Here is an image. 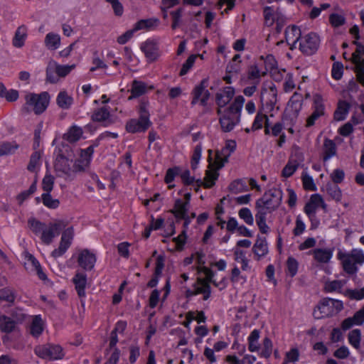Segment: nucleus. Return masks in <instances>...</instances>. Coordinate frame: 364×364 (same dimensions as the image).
Listing matches in <instances>:
<instances>
[{"mask_svg":"<svg viewBox=\"0 0 364 364\" xmlns=\"http://www.w3.org/2000/svg\"><path fill=\"white\" fill-rule=\"evenodd\" d=\"M245 101L243 96L238 95L228 107L217 109L219 123L224 132H231L240 122L241 112Z\"/></svg>","mask_w":364,"mask_h":364,"instance_id":"nucleus-1","label":"nucleus"},{"mask_svg":"<svg viewBox=\"0 0 364 364\" xmlns=\"http://www.w3.org/2000/svg\"><path fill=\"white\" fill-rule=\"evenodd\" d=\"M278 91L274 84L271 83L269 87H264L260 93V111L274 117L279 109L277 105Z\"/></svg>","mask_w":364,"mask_h":364,"instance_id":"nucleus-2","label":"nucleus"},{"mask_svg":"<svg viewBox=\"0 0 364 364\" xmlns=\"http://www.w3.org/2000/svg\"><path fill=\"white\" fill-rule=\"evenodd\" d=\"M149 102L142 100L139 106V119H132L126 124V130L129 133L144 132L151 126L149 112L148 110Z\"/></svg>","mask_w":364,"mask_h":364,"instance_id":"nucleus-3","label":"nucleus"},{"mask_svg":"<svg viewBox=\"0 0 364 364\" xmlns=\"http://www.w3.org/2000/svg\"><path fill=\"white\" fill-rule=\"evenodd\" d=\"M26 103L22 109L26 113L33 111L36 114H42L48 107L50 96L47 92L40 94L28 93L25 96Z\"/></svg>","mask_w":364,"mask_h":364,"instance_id":"nucleus-4","label":"nucleus"},{"mask_svg":"<svg viewBox=\"0 0 364 364\" xmlns=\"http://www.w3.org/2000/svg\"><path fill=\"white\" fill-rule=\"evenodd\" d=\"M303 96L294 92L290 97L282 114V121L288 122L287 124L294 126L302 108Z\"/></svg>","mask_w":364,"mask_h":364,"instance_id":"nucleus-5","label":"nucleus"},{"mask_svg":"<svg viewBox=\"0 0 364 364\" xmlns=\"http://www.w3.org/2000/svg\"><path fill=\"white\" fill-rule=\"evenodd\" d=\"M343 308L342 301L336 299L325 298L322 299L314 310L313 315L315 318L321 319L333 316Z\"/></svg>","mask_w":364,"mask_h":364,"instance_id":"nucleus-6","label":"nucleus"},{"mask_svg":"<svg viewBox=\"0 0 364 364\" xmlns=\"http://www.w3.org/2000/svg\"><path fill=\"white\" fill-rule=\"evenodd\" d=\"M338 258L341 260L343 269L348 274H354L357 271L356 264L364 262L362 252H339Z\"/></svg>","mask_w":364,"mask_h":364,"instance_id":"nucleus-7","label":"nucleus"},{"mask_svg":"<svg viewBox=\"0 0 364 364\" xmlns=\"http://www.w3.org/2000/svg\"><path fill=\"white\" fill-rule=\"evenodd\" d=\"M320 46V38L316 33L311 32L300 38L299 50L306 55L314 54Z\"/></svg>","mask_w":364,"mask_h":364,"instance_id":"nucleus-8","label":"nucleus"},{"mask_svg":"<svg viewBox=\"0 0 364 364\" xmlns=\"http://www.w3.org/2000/svg\"><path fill=\"white\" fill-rule=\"evenodd\" d=\"M66 223L63 220H57L45 225L43 231L40 234V238L43 243L49 245L53 238L58 236L60 231L65 228Z\"/></svg>","mask_w":364,"mask_h":364,"instance_id":"nucleus-9","label":"nucleus"},{"mask_svg":"<svg viewBox=\"0 0 364 364\" xmlns=\"http://www.w3.org/2000/svg\"><path fill=\"white\" fill-rule=\"evenodd\" d=\"M35 353L38 357L47 360H58L64 356L63 348L53 344L38 346L36 347Z\"/></svg>","mask_w":364,"mask_h":364,"instance_id":"nucleus-10","label":"nucleus"},{"mask_svg":"<svg viewBox=\"0 0 364 364\" xmlns=\"http://www.w3.org/2000/svg\"><path fill=\"white\" fill-rule=\"evenodd\" d=\"M23 264L26 269L31 273L36 272L38 278L43 281L47 279V276L37 259L29 252H23L21 255Z\"/></svg>","mask_w":364,"mask_h":364,"instance_id":"nucleus-11","label":"nucleus"},{"mask_svg":"<svg viewBox=\"0 0 364 364\" xmlns=\"http://www.w3.org/2000/svg\"><path fill=\"white\" fill-rule=\"evenodd\" d=\"M312 109L313 112L307 118L306 120V127L314 126L317 119L325 115V105L323 103V100L320 95H315L314 96Z\"/></svg>","mask_w":364,"mask_h":364,"instance_id":"nucleus-12","label":"nucleus"},{"mask_svg":"<svg viewBox=\"0 0 364 364\" xmlns=\"http://www.w3.org/2000/svg\"><path fill=\"white\" fill-rule=\"evenodd\" d=\"M207 82V80L204 79L193 88L191 92L193 96L191 101L192 105H196L198 102H200V105L203 107L207 105L208 100L210 96V92L206 89Z\"/></svg>","mask_w":364,"mask_h":364,"instance_id":"nucleus-13","label":"nucleus"},{"mask_svg":"<svg viewBox=\"0 0 364 364\" xmlns=\"http://www.w3.org/2000/svg\"><path fill=\"white\" fill-rule=\"evenodd\" d=\"M319 206L325 210L327 205L320 194L315 193L311 195L309 201L305 205L304 210L312 223H314V220L316 218V212Z\"/></svg>","mask_w":364,"mask_h":364,"instance_id":"nucleus-14","label":"nucleus"},{"mask_svg":"<svg viewBox=\"0 0 364 364\" xmlns=\"http://www.w3.org/2000/svg\"><path fill=\"white\" fill-rule=\"evenodd\" d=\"M282 191L279 188H272L266 191L262 198L258 200L261 203L276 210L281 204L282 200Z\"/></svg>","mask_w":364,"mask_h":364,"instance_id":"nucleus-15","label":"nucleus"},{"mask_svg":"<svg viewBox=\"0 0 364 364\" xmlns=\"http://www.w3.org/2000/svg\"><path fill=\"white\" fill-rule=\"evenodd\" d=\"M236 149V142L234 140H228L226 141L225 146L221 149L220 152L218 151L215 154V160L218 168H221L225 164L228 162L230 156L235 151Z\"/></svg>","mask_w":364,"mask_h":364,"instance_id":"nucleus-16","label":"nucleus"},{"mask_svg":"<svg viewBox=\"0 0 364 364\" xmlns=\"http://www.w3.org/2000/svg\"><path fill=\"white\" fill-rule=\"evenodd\" d=\"M189 201H183L181 199L176 200L175 202L174 208L171 213L177 219H183V226L186 228L191 223V218L187 215L189 209Z\"/></svg>","mask_w":364,"mask_h":364,"instance_id":"nucleus-17","label":"nucleus"},{"mask_svg":"<svg viewBox=\"0 0 364 364\" xmlns=\"http://www.w3.org/2000/svg\"><path fill=\"white\" fill-rule=\"evenodd\" d=\"M234 95L235 89L230 86L225 87L218 92L215 95V102L218 105V109L226 108L225 106L230 103Z\"/></svg>","mask_w":364,"mask_h":364,"instance_id":"nucleus-18","label":"nucleus"},{"mask_svg":"<svg viewBox=\"0 0 364 364\" xmlns=\"http://www.w3.org/2000/svg\"><path fill=\"white\" fill-rule=\"evenodd\" d=\"M209 168L210 169L206 171L204 181H202L200 180H198L197 181V183H198L203 184V186L206 188H210L212 186H213L215 185V181L218 179L219 176L218 171L220 168H217L215 159L213 163L210 162Z\"/></svg>","mask_w":364,"mask_h":364,"instance_id":"nucleus-19","label":"nucleus"},{"mask_svg":"<svg viewBox=\"0 0 364 364\" xmlns=\"http://www.w3.org/2000/svg\"><path fill=\"white\" fill-rule=\"evenodd\" d=\"M302 161L303 157L301 155L295 154L291 156L282 171V176L284 178L291 177L298 169Z\"/></svg>","mask_w":364,"mask_h":364,"instance_id":"nucleus-20","label":"nucleus"},{"mask_svg":"<svg viewBox=\"0 0 364 364\" xmlns=\"http://www.w3.org/2000/svg\"><path fill=\"white\" fill-rule=\"evenodd\" d=\"M141 50L144 53L149 62L155 61L159 56V47L152 41H146L141 46Z\"/></svg>","mask_w":364,"mask_h":364,"instance_id":"nucleus-21","label":"nucleus"},{"mask_svg":"<svg viewBox=\"0 0 364 364\" xmlns=\"http://www.w3.org/2000/svg\"><path fill=\"white\" fill-rule=\"evenodd\" d=\"M92 119L94 122H101L104 126H109L112 124L109 107H102L97 109L92 114Z\"/></svg>","mask_w":364,"mask_h":364,"instance_id":"nucleus-22","label":"nucleus"},{"mask_svg":"<svg viewBox=\"0 0 364 364\" xmlns=\"http://www.w3.org/2000/svg\"><path fill=\"white\" fill-rule=\"evenodd\" d=\"M301 30L296 26H288L285 30L286 41L290 46V49L296 48L297 41L301 38Z\"/></svg>","mask_w":364,"mask_h":364,"instance_id":"nucleus-23","label":"nucleus"},{"mask_svg":"<svg viewBox=\"0 0 364 364\" xmlns=\"http://www.w3.org/2000/svg\"><path fill=\"white\" fill-rule=\"evenodd\" d=\"M77 262L84 269H92L96 262L95 255L91 252H80L77 257Z\"/></svg>","mask_w":364,"mask_h":364,"instance_id":"nucleus-24","label":"nucleus"},{"mask_svg":"<svg viewBox=\"0 0 364 364\" xmlns=\"http://www.w3.org/2000/svg\"><path fill=\"white\" fill-rule=\"evenodd\" d=\"M364 323V306L358 311L352 317L346 318L342 323L343 330H347L353 326H360Z\"/></svg>","mask_w":364,"mask_h":364,"instance_id":"nucleus-25","label":"nucleus"},{"mask_svg":"<svg viewBox=\"0 0 364 364\" xmlns=\"http://www.w3.org/2000/svg\"><path fill=\"white\" fill-rule=\"evenodd\" d=\"M266 75V71L262 70L257 64H252L248 67L247 77L252 84L259 85L261 79Z\"/></svg>","mask_w":364,"mask_h":364,"instance_id":"nucleus-26","label":"nucleus"},{"mask_svg":"<svg viewBox=\"0 0 364 364\" xmlns=\"http://www.w3.org/2000/svg\"><path fill=\"white\" fill-rule=\"evenodd\" d=\"M350 109V104L346 100H338L337 107L333 113L336 121H343L347 117Z\"/></svg>","mask_w":364,"mask_h":364,"instance_id":"nucleus-27","label":"nucleus"},{"mask_svg":"<svg viewBox=\"0 0 364 364\" xmlns=\"http://www.w3.org/2000/svg\"><path fill=\"white\" fill-rule=\"evenodd\" d=\"M73 282L75 284L77 295L80 297H84L87 286V275L82 272H77L73 278Z\"/></svg>","mask_w":364,"mask_h":364,"instance_id":"nucleus-28","label":"nucleus"},{"mask_svg":"<svg viewBox=\"0 0 364 364\" xmlns=\"http://www.w3.org/2000/svg\"><path fill=\"white\" fill-rule=\"evenodd\" d=\"M337 148L335 142L329 139H325L322 149L323 161H328L330 159L336 156Z\"/></svg>","mask_w":364,"mask_h":364,"instance_id":"nucleus-29","label":"nucleus"},{"mask_svg":"<svg viewBox=\"0 0 364 364\" xmlns=\"http://www.w3.org/2000/svg\"><path fill=\"white\" fill-rule=\"evenodd\" d=\"M28 28L25 25L18 26L15 32L12 44L14 47L20 48L24 46L27 38Z\"/></svg>","mask_w":364,"mask_h":364,"instance_id":"nucleus-30","label":"nucleus"},{"mask_svg":"<svg viewBox=\"0 0 364 364\" xmlns=\"http://www.w3.org/2000/svg\"><path fill=\"white\" fill-rule=\"evenodd\" d=\"M74 238V229L73 227L65 229L61 236L58 250H67L71 245Z\"/></svg>","mask_w":364,"mask_h":364,"instance_id":"nucleus-31","label":"nucleus"},{"mask_svg":"<svg viewBox=\"0 0 364 364\" xmlns=\"http://www.w3.org/2000/svg\"><path fill=\"white\" fill-rule=\"evenodd\" d=\"M147 92L146 84L142 81L134 80L132 84L131 95L128 100H131L134 98L139 97L144 95Z\"/></svg>","mask_w":364,"mask_h":364,"instance_id":"nucleus-32","label":"nucleus"},{"mask_svg":"<svg viewBox=\"0 0 364 364\" xmlns=\"http://www.w3.org/2000/svg\"><path fill=\"white\" fill-rule=\"evenodd\" d=\"M58 106L63 109H69L73 104V98L65 90L60 91L56 97Z\"/></svg>","mask_w":364,"mask_h":364,"instance_id":"nucleus-33","label":"nucleus"},{"mask_svg":"<svg viewBox=\"0 0 364 364\" xmlns=\"http://www.w3.org/2000/svg\"><path fill=\"white\" fill-rule=\"evenodd\" d=\"M16 326L10 316L0 314V331L4 333H11L16 329Z\"/></svg>","mask_w":364,"mask_h":364,"instance_id":"nucleus-34","label":"nucleus"},{"mask_svg":"<svg viewBox=\"0 0 364 364\" xmlns=\"http://www.w3.org/2000/svg\"><path fill=\"white\" fill-rule=\"evenodd\" d=\"M323 191H325L327 194L331 197V199L339 202L342 199V192L341 188L338 186L337 184L332 183L331 182H328L324 188H322Z\"/></svg>","mask_w":364,"mask_h":364,"instance_id":"nucleus-35","label":"nucleus"},{"mask_svg":"<svg viewBox=\"0 0 364 364\" xmlns=\"http://www.w3.org/2000/svg\"><path fill=\"white\" fill-rule=\"evenodd\" d=\"M82 134L83 131L81 127L73 125L64 134V139L70 143H74L82 137Z\"/></svg>","mask_w":364,"mask_h":364,"instance_id":"nucleus-36","label":"nucleus"},{"mask_svg":"<svg viewBox=\"0 0 364 364\" xmlns=\"http://www.w3.org/2000/svg\"><path fill=\"white\" fill-rule=\"evenodd\" d=\"M158 18L141 19L137 21L134 26V31H137L142 29L151 30L159 25Z\"/></svg>","mask_w":364,"mask_h":364,"instance_id":"nucleus-37","label":"nucleus"},{"mask_svg":"<svg viewBox=\"0 0 364 364\" xmlns=\"http://www.w3.org/2000/svg\"><path fill=\"white\" fill-rule=\"evenodd\" d=\"M346 282V279L328 280L325 282L324 289L326 292H340Z\"/></svg>","mask_w":364,"mask_h":364,"instance_id":"nucleus-38","label":"nucleus"},{"mask_svg":"<svg viewBox=\"0 0 364 364\" xmlns=\"http://www.w3.org/2000/svg\"><path fill=\"white\" fill-rule=\"evenodd\" d=\"M201 272H203L205 274V277H207V279L210 282V283H212L213 285H215L216 287H218L220 290H223L227 287L226 279L223 278L220 282H217V281L214 280L213 279L214 273L209 268H208L206 267H203L201 269Z\"/></svg>","mask_w":364,"mask_h":364,"instance_id":"nucleus-39","label":"nucleus"},{"mask_svg":"<svg viewBox=\"0 0 364 364\" xmlns=\"http://www.w3.org/2000/svg\"><path fill=\"white\" fill-rule=\"evenodd\" d=\"M196 295L202 294L203 295V299L207 300L210 298L211 294V289L210 286V282L205 277V279H200L198 286L196 287Z\"/></svg>","mask_w":364,"mask_h":364,"instance_id":"nucleus-40","label":"nucleus"},{"mask_svg":"<svg viewBox=\"0 0 364 364\" xmlns=\"http://www.w3.org/2000/svg\"><path fill=\"white\" fill-rule=\"evenodd\" d=\"M45 46L50 50H56L60 45V36L54 33H48L45 38Z\"/></svg>","mask_w":364,"mask_h":364,"instance_id":"nucleus-41","label":"nucleus"},{"mask_svg":"<svg viewBox=\"0 0 364 364\" xmlns=\"http://www.w3.org/2000/svg\"><path fill=\"white\" fill-rule=\"evenodd\" d=\"M43 331V321L41 315H36L33 317L31 325V333L35 337L39 336Z\"/></svg>","mask_w":364,"mask_h":364,"instance_id":"nucleus-42","label":"nucleus"},{"mask_svg":"<svg viewBox=\"0 0 364 364\" xmlns=\"http://www.w3.org/2000/svg\"><path fill=\"white\" fill-rule=\"evenodd\" d=\"M1 299L8 303V306H12L16 299V291L10 287H5L0 289Z\"/></svg>","mask_w":364,"mask_h":364,"instance_id":"nucleus-43","label":"nucleus"},{"mask_svg":"<svg viewBox=\"0 0 364 364\" xmlns=\"http://www.w3.org/2000/svg\"><path fill=\"white\" fill-rule=\"evenodd\" d=\"M46 80L50 83H55L58 80L56 70V62L50 60L46 68Z\"/></svg>","mask_w":364,"mask_h":364,"instance_id":"nucleus-44","label":"nucleus"},{"mask_svg":"<svg viewBox=\"0 0 364 364\" xmlns=\"http://www.w3.org/2000/svg\"><path fill=\"white\" fill-rule=\"evenodd\" d=\"M259 331L257 329L253 330L250 336H248V349L251 352L258 351L259 349V346L258 343V340L259 338Z\"/></svg>","mask_w":364,"mask_h":364,"instance_id":"nucleus-45","label":"nucleus"},{"mask_svg":"<svg viewBox=\"0 0 364 364\" xmlns=\"http://www.w3.org/2000/svg\"><path fill=\"white\" fill-rule=\"evenodd\" d=\"M16 142L3 141L0 143V156L13 154L18 149Z\"/></svg>","mask_w":364,"mask_h":364,"instance_id":"nucleus-46","label":"nucleus"},{"mask_svg":"<svg viewBox=\"0 0 364 364\" xmlns=\"http://www.w3.org/2000/svg\"><path fill=\"white\" fill-rule=\"evenodd\" d=\"M10 317L14 321V324L16 326L17 324H20L24 322L28 316L24 312L23 309L15 308L11 310Z\"/></svg>","mask_w":364,"mask_h":364,"instance_id":"nucleus-47","label":"nucleus"},{"mask_svg":"<svg viewBox=\"0 0 364 364\" xmlns=\"http://www.w3.org/2000/svg\"><path fill=\"white\" fill-rule=\"evenodd\" d=\"M46 223L41 222L35 218H30L28 220V225L29 229L36 235L39 236L41 232L43 231Z\"/></svg>","mask_w":364,"mask_h":364,"instance_id":"nucleus-48","label":"nucleus"},{"mask_svg":"<svg viewBox=\"0 0 364 364\" xmlns=\"http://www.w3.org/2000/svg\"><path fill=\"white\" fill-rule=\"evenodd\" d=\"M349 343L355 349L360 347L361 332L359 329H353L349 332L348 336Z\"/></svg>","mask_w":364,"mask_h":364,"instance_id":"nucleus-49","label":"nucleus"},{"mask_svg":"<svg viewBox=\"0 0 364 364\" xmlns=\"http://www.w3.org/2000/svg\"><path fill=\"white\" fill-rule=\"evenodd\" d=\"M41 198L43 204L48 208L56 209L60 205L59 200L53 198L50 193H43Z\"/></svg>","mask_w":364,"mask_h":364,"instance_id":"nucleus-50","label":"nucleus"},{"mask_svg":"<svg viewBox=\"0 0 364 364\" xmlns=\"http://www.w3.org/2000/svg\"><path fill=\"white\" fill-rule=\"evenodd\" d=\"M269 117H270L269 114L259 110L252 123V129L258 130L262 129L263 124L266 122Z\"/></svg>","mask_w":364,"mask_h":364,"instance_id":"nucleus-51","label":"nucleus"},{"mask_svg":"<svg viewBox=\"0 0 364 364\" xmlns=\"http://www.w3.org/2000/svg\"><path fill=\"white\" fill-rule=\"evenodd\" d=\"M248 252H235V261L241 264V268L244 271H247L250 269L249 266V255L248 257L246 255Z\"/></svg>","mask_w":364,"mask_h":364,"instance_id":"nucleus-52","label":"nucleus"},{"mask_svg":"<svg viewBox=\"0 0 364 364\" xmlns=\"http://www.w3.org/2000/svg\"><path fill=\"white\" fill-rule=\"evenodd\" d=\"M99 143L97 141H95L93 144L89 146L87 148L85 149H81L79 159L82 161L86 160L87 161V164H90L95 148L97 147Z\"/></svg>","mask_w":364,"mask_h":364,"instance_id":"nucleus-53","label":"nucleus"},{"mask_svg":"<svg viewBox=\"0 0 364 364\" xmlns=\"http://www.w3.org/2000/svg\"><path fill=\"white\" fill-rule=\"evenodd\" d=\"M263 14H264V22L267 26H272L273 23H274L277 17L278 16H279V14L274 13L273 9L270 6L264 7Z\"/></svg>","mask_w":364,"mask_h":364,"instance_id":"nucleus-54","label":"nucleus"},{"mask_svg":"<svg viewBox=\"0 0 364 364\" xmlns=\"http://www.w3.org/2000/svg\"><path fill=\"white\" fill-rule=\"evenodd\" d=\"M255 208L257 210V213L255 214V217L258 215H263V218H267V215L268 213H271L275 210L272 209L271 207L265 205L260 202V200H257L255 203Z\"/></svg>","mask_w":364,"mask_h":364,"instance_id":"nucleus-55","label":"nucleus"},{"mask_svg":"<svg viewBox=\"0 0 364 364\" xmlns=\"http://www.w3.org/2000/svg\"><path fill=\"white\" fill-rule=\"evenodd\" d=\"M41 154L39 151L33 152L30 158L27 168L29 171L36 172L40 166Z\"/></svg>","mask_w":364,"mask_h":364,"instance_id":"nucleus-56","label":"nucleus"},{"mask_svg":"<svg viewBox=\"0 0 364 364\" xmlns=\"http://www.w3.org/2000/svg\"><path fill=\"white\" fill-rule=\"evenodd\" d=\"M260 59L264 61L266 73L267 71H272L277 66V62L275 58L272 55H267L265 57L263 55L260 56Z\"/></svg>","mask_w":364,"mask_h":364,"instance_id":"nucleus-57","label":"nucleus"},{"mask_svg":"<svg viewBox=\"0 0 364 364\" xmlns=\"http://www.w3.org/2000/svg\"><path fill=\"white\" fill-rule=\"evenodd\" d=\"M240 218L249 225L254 224V218L251 210L248 208H242L238 212Z\"/></svg>","mask_w":364,"mask_h":364,"instance_id":"nucleus-58","label":"nucleus"},{"mask_svg":"<svg viewBox=\"0 0 364 364\" xmlns=\"http://www.w3.org/2000/svg\"><path fill=\"white\" fill-rule=\"evenodd\" d=\"M181 171V168L178 166H175L173 168H168L166 171L164 181L168 184V187L171 188L173 186L171 183L174 181V178L176 176H179Z\"/></svg>","mask_w":364,"mask_h":364,"instance_id":"nucleus-59","label":"nucleus"},{"mask_svg":"<svg viewBox=\"0 0 364 364\" xmlns=\"http://www.w3.org/2000/svg\"><path fill=\"white\" fill-rule=\"evenodd\" d=\"M272 352V343L271 340L266 337L263 339L260 355L262 357L268 358Z\"/></svg>","mask_w":364,"mask_h":364,"instance_id":"nucleus-60","label":"nucleus"},{"mask_svg":"<svg viewBox=\"0 0 364 364\" xmlns=\"http://www.w3.org/2000/svg\"><path fill=\"white\" fill-rule=\"evenodd\" d=\"M54 185V177L49 174L46 173V176L43 178L42 181V188L45 193H50L53 188Z\"/></svg>","mask_w":364,"mask_h":364,"instance_id":"nucleus-61","label":"nucleus"},{"mask_svg":"<svg viewBox=\"0 0 364 364\" xmlns=\"http://www.w3.org/2000/svg\"><path fill=\"white\" fill-rule=\"evenodd\" d=\"M303 186L305 190L316 191V186L314 183L313 178L307 173H303L301 176Z\"/></svg>","mask_w":364,"mask_h":364,"instance_id":"nucleus-62","label":"nucleus"},{"mask_svg":"<svg viewBox=\"0 0 364 364\" xmlns=\"http://www.w3.org/2000/svg\"><path fill=\"white\" fill-rule=\"evenodd\" d=\"M298 266V262L295 259L289 257L287 262V274L291 277H294L297 273Z\"/></svg>","mask_w":364,"mask_h":364,"instance_id":"nucleus-63","label":"nucleus"},{"mask_svg":"<svg viewBox=\"0 0 364 364\" xmlns=\"http://www.w3.org/2000/svg\"><path fill=\"white\" fill-rule=\"evenodd\" d=\"M299 353L296 348H292L288 351L286 355L282 364H289V363H294L299 360Z\"/></svg>","mask_w":364,"mask_h":364,"instance_id":"nucleus-64","label":"nucleus"}]
</instances>
